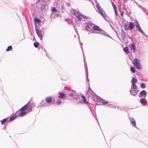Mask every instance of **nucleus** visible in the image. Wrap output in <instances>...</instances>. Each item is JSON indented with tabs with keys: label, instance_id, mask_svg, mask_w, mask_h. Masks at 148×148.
I'll list each match as a JSON object with an SVG mask.
<instances>
[{
	"label": "nucleus",
	"instance_id": "1",
	"mask_svg": "<svg viewBox=\"0 0 148 148\" xmlns=\"http://www.w3.org/2000/svg\"><path fill=\"white\" fill-rule=\"evenodd\" d=\"M68 94L69 96H72L74 99L76 100L77 99L79 98L78 94L73 90L71 91Z\"/></svg>",
	"mask_w": 148,
	"mask_h": 148
},
{
	"label": "nucleus",
	"instance_id": "2",
	"mask_svg": "<svg viewBox=\"0 0 148 148\" xmlns=\"http://www.w3.org/2000/svg\"><path fill=\"white\" fill-rule=\"evenodd\" d=\"M133 64L137 69H139L142 68V66L140 63V61L139 59L135 58L133 60Z\"/></svg>",
	"mask_w": 148,
	"mask_h": 148
},
{
	"label": "nucleus",
	"instance_id": "3",
	"mask_svg": "<svg viewBox=\"0 0 148 148\" xmlns=\"http://www.w3.org/2000/svg\"><path fill=\"white\" fill-rule=\"evenodd\" d=\"M93 24L90 23H88L86 26V31H91L92 30Z\"/></svg>",
	"mask_w": 148,
	"mask_h": 148
},
{
	"label": "nucleus",
	"instance_id": "4",
	"mask_svg": "<svg viewBox=\"0 0 148 148\" xmlns=\"http://www.w3.org/2000/svg\"><path fill=\"white\" fill-rule=\"evenodd\" d=\"M35 31L38 36L40 38V40H41L42 38V31L38 27L35 28Z\"/></svg>",
	"mask_w": 148,
	"mask_h": 148
},
{
	"label": "nucleus",
	"instance_id": "5",
	"mask_svg": "<svg viewBox=\"0 0 148 148\" xmlns=\"http://www.w3.org/2000/svg\"><path fill=\"white\" fill-rule=\"evenodd\" d=\"M100 30L101 29L99 27L93 25L91 32L93 33H96L97 32V31Z\"/></svg>",
	"mask_w": 148,
	"mask_h": 148
},
{
	"label": "nucleus",
	"instance_id": "6",
	"mask_svg": "<svg viewBox=\"0 0 148 148\" xmlns=\"http://www.w3.org/2000/svg\"><path fill=\"white\" fill-rule=\"evenodd\" d=\"M130 92L131 95L133 96H136L138 92V91L137 89H133L131 88L130 90Z\"/></svg>",
	"mask_w": 148,
	"mask_h": 148
},
{
	"label": "nucleus",
	"instance_id": "7",
	"mask_svg": "<svg viewBox=\"0 0 148 148\" xmlns=\"http://www.w3.org/2000/svg\"><path fill=\"white\" fill-rule=\"evenodd\" d=\"M16 113L17 116H24L26 113V112L25 111H21L20 110L19 111H17Z\"/></svg>",
	"mask_w": 148,
	"mask_h": 148
},
{
	"label": "nucleus",
	"instance_id": "8",
	"mask_svg": "<svg viewBox=\"0 0 148 148\" xmlns=\"http://www.w3.org/2000/svg\"><path fill=\"white\" fill-rule=\"evenodd\" d=\"M129 119L132 125L136 128L135 120L132 117H129Z\"/></svg>",
	"mask_w": 148,
	"mask_h": 148
},
{
	"label": "nucleus",
	"instance_id": "9",
	"mask_svg": "<svg viewBox=\"0 0 148 148\" xmlns=\"http://www.w3.org/2000/svg\"><path fill=\"white\" fill-rule=\"evenodd\" d=\"M98 10L99 11L100 13L102 15V16L105 18V20L108 21V20L107 18V15L106 14L105 12L104 11H103L101 9H100V10L99 9Z\"/></svg>",
	"mask_w": 148,
	"mask_h": 148
},
{
	"label": "nucleus",
	"instance_id": "10",
	"mask_svg": "<svg viewBox=\"0 0 148 148\" xmlns=\"http://www.w3.org/2000/svg\"><path fill=\"white\" fill-rule=\"evenodd\" d=\"M96 99L97 101H101L104 105L107 104L108 103V102L106 101L103 100L98 96H97L96 97Z\"/></svg>",
	"mask_w": 148,
	"mask_h": 148
},
{
	"label": "nucleus",
	"instance_id": "11",
	"mask_svg": "<svg viewBox=\"0 0 148 148\" xmlns=\"http://www.w3.org/2000/svg\"><path fill=\"white\" fill-rule=\"evenodd\" d=\"M147 95V92L145 90H143L139 93L138 96L139 97H141L143 96H144L145 97Z\"/></svg>",
	"mask_w": 148,
	"mask_h": 148
},
{
	"label": "nucleus",
	"instance_id": "12",
	"mask_svg": "<svg viewBox=\"0 0 148 148\" xmlns=\"http://www.w3.org/2000/svg\"><path fill=\"white\" fill-rule=\"evenodd\" d=\"M146 100L145 98H142L139 101L140 103L143 106H145L147 104V101H146Z\"/></svg>",
	"mask_w": 148,
	"mask_h": 148
},
{
	"label": "nucleus",
	"instance_id": "13",
	"mask_svg": "<svg viewBox=\"0 0 148 148\" xmlns=\"http://www.w3.org/2000/svg\"><path fill=\"white\" fill-rule=\"evenodd\" d=\"M129 29L132 30L134 27V25L133 23L130 22L129 23Z\"/></svg>",
	"mask_w": 148,
	"mask_h": 148
},
{
	"label": "nucleus",
	"instance_id": "14",
	"mask_svg": "<svg viewBox=\"0 0 148 148\" xmlns=\"http://www.w3.org/2000/svg\"><path fill=\"white\" fill-rule=\"evenodd\" d=\"M121 38L123 40L125 39L126 37V34L125 32L123 31V29H121Z\"/></svg>",
	"mask_w": 148,
	"mask_h": 148
},
{
	"label": "nucleus",
	"instance_id": "15",
	"mask_svg": "<svg viewBox=\"0 0 148 148\" xmlns=\"http://www.w3.org/2000/svg\"><path fill=\"white\" fill-rule=\"evenodd\" d=\"M45 100L47 103H49L51 101L52 98L50 96L47 97L45 98Z\"/></svg>",
	"mask_w": 148,
	"mask_h": 148
},
{
	"label": "nucleus",
	"instance_id": "16",
	"mask_svg": "<svg viewBox=\"0 0 148 148\" xmlns=\"http://www.w3.org/2000/svg\"><path fill=\"white\" fill-rule=\"evenodd\" d=\"M85 73L86 74V78L87 79V80L88 81L89 80V79H88V69L87 67V64H86V66L85 65Z\"/></svg>",
	"mask_w": 148,
	"mask_h": 148
},
{
	"label": "nucleus",
	"instance_id": "17",
	"mask_svg": "<svg viewBox=\"0 0 148 148\" xmlns=\"http://www.w3.org/2000/svg\"><path fill=\"white\" fill-rule=\"evenodd\" d=\"M137 82V80L135 77H132V80L131 81L132 84H135Z\"/></svg>",
	"mask_w": 148,
	"mask_h": 148
},
{
	"label": "nucleus",
	"instance_id": "18",
	"mask_svg": "<svg viewBox=\"0 0 148 148\" xmlns=\"http://www.w3.org/2000/svg\"><path fill=\"white\" fill-rule=\"evenodd\" d=\"M59 97L60 98H62L63 97H64L65 96V94L62 92H59Z\"/></svg>",
	"mask_w": 148,
	"mask_h": 148
},
{
	"label": "nucleus",
	"instance_id": "19",
	"mask_svg": "<svg viewBox=\"0 0 148 148\" xmlns=\"http://www.w3.org/2000/svg\"><path fill=\"white\" fill-rule=\"evenodd\" d=\"M28 108V106L27 105V104L25 105L22 107L20 109V110H21V111H23L26 110H27Z\"/></svg>",
	"mask_w": 148,
	"mask_h": 148
},
{
	"label": "nucleus",
	"instance_id": "20",
	"mask_svg": "<svg viewBox=\"0 0 148 148\" xmlns=\"http://www.w3.org/2000/svg\"><path fill=\"white\" fill-rule=\"evenodd\" d=\"M136 49V46L133 43H132V46L131 47V48H130L131 50H132L134 51V50Z\"/></svg>",
	"mask_w": 148,
	"mask_h": 148
},
{
	"label": "nucleus",
	"instance_id": "21",
	"mask_svg": "<svg viewBox=\"0 0 148 148\" xmlns=\"http://www.w3.org/2000/svg\"><path fill=\"white\" fill-rule=\"evenodd\" d=\"M82 14H78L77 15V16H76V17L79 20V21H81L82 19Z\"/></svg>",
	"mask_w": 148,
	"mask_h": 148
},
{
	"label": "nucleus",
	"instance_id": "22",
	"mask_svg": "<svg viewBox=\"0 0 148 148\" xmlns=\"http://www.w3.org/2000/svg\"><path fill=\"white\" fill-rule=\"evenodd\" d=\"M124 51L127 53H129V49L127 47H126L123 48Z\"/></svg>",
	"mask_w": 148,
	"mask_h": 148
},
{
	"label": "nucleus",
	"instance_id": "23",
	"mask_svg": "<svg viewBox=\"0 0 148 148\" xmlns=\"http://www.w3.org/2000/svg\"><path fill=\"white\" fill-rule=\"evenodd\" d=\"M136 27L138 29L140 28L139 25L137 21H136Z\"/></svg>",
	"mask_w": 148,
	"mask_h": 148
},
{
	"label": "nucleus",
	"instance_id": "24",
	"mask_svg": "<svg viewBox=\"0 0 148 148\" xmlns=\"http://www.w3.org/2000/svg\"><path fill=\"white\" fill-rule=\"evenodd\" d=\"M45 6H46V5L45 4H42V6L40 7V9L42 11L45 10Z\"/></svg>",
	"mask_w": 148,
	"mask_h": 148
},
{
	"label": "nucleus",
	"instance_id": "25",
	"mask_svg": "<svg viewBox=\"0 0 148 148\" xmlns=\"http://www.w3.org/2000/svg\"><path fill=\"white\" fill-rule=\"evenodd\" d=\"M132 87L133 89H137L138 87L135 84H132L131 88Z\"/></svg>",
	"mask_w": 148,
	"mask_h": 148
},
{
	"label": "nucleus",
	"instance_id": "26",
	"mask_svg": "<svg viewBox=\"0 0 148 148\" xmlns=\"http://www.w3.org/2000/svg\"><path fill=\"white\" fill-rule=\"evenodd\" d=\"M73 13L76 16H77V15L79 14L75 10H73Z\"/></svg>",
	"mask_w": 148,
	"mask_h": 148
},
{
	"label": "nucleus",
	"instance_id": "27",
	"mask_svg": "<svg viewBox=\"0 0 148 148\" xmlns=\"http://www.w3.org/2000/svg\"><path fill=\"white\" fill-rule=\"evenodd\" d=\"M82 98L83 99L84 102L85 103H88V102L86 101V100L84 96L83 95L82 96Z\"/></svg>",
	"mask_w": 148,
	"mask_h": 148
},
{
	"label": "nucleus",
	"instance_id": "28",
	"mask_svg": "<svg viewBox=\"0 0 148 148\" xmlns=\"http://www.w3.org/2000/svg\"><path fill=\"white\" fill-rule=\"evenodd\" d=\"M16 116H12L10 119H9V121H12L15 118V117H16Z\"/></svg>",
	"mask_w": 148,
	"mask_h": 148
},
{
	"label": "nucleus",
	"instance_id": "29",
	"mask_svg": "<svg viewBox=\"0 0 148 148\" xmlns=\"http://www.w3.org/2000/svg\"><path fill=\"white\" fill-rule=\"evenodd\" d=\"M130 70L131 72L133 73H134L135 72V70L134 67L132 66H131Z\"/></svg>",
	"mask_w": 148,
	"mask_h": 148
},
{
	"label": "nucleus",
	"instance_id": "30",
	"mask_svg": "<svg viewBox=\"0 0 148 148\" xmlns=\"http://www.w3.org/2000/svg\"><path fill=\"white\" fill-rule=\"evenodd\" d=\"M39 44V43L38 42H36L34 43V46L35 47L37 48L38 47V46Z\"/></svg>",
	"mask_w": 148,
	"mask_h": 148
},
{
	"label": "nucleus",
	"instance_id": "31",
	"mask_svg": "<svg viewBox=\"0 0 148 148\" xmlns=\"http://www.w3.org/2000/svg\"><path fill=\"white\" fill-rule=\"evenodd\" d=\"M12 49V47L11 46H9L7 48V49L6 51H9L10 50H11Z\"/></svg>",
	"mask_w": 148,
	"mask_h": 148
},
{
	"label": "nucleus",
	"instance_id": "32",
	"mask_svg": "<svg viewBox=\"0 0 148 148\" xmlns=\"http://www.w3.org/2000/svg\"><path fill=\"white\" fill-rule=\"evenodd\" d=\"M96 3V7L97 8L98 10L101 9V7H100V5L99 3Z\"/></svg>",
	"mask_w": 148,
	"mask_h": 148
},
{
	"label": "nucleus",
	"instance_id": "33",
	"mask_svg": "<svg viewBox=\"0 0 148 148\" xmlns=\"http://www.w3.org/2000/svg\"><path fill=\"white\" fill-rule=\"evenodd\" d=\"M114 13L115 14V16L116 17L118 16V14L117 11V9H114Z\"/></svg>",
	"mask_w": 148,
	"mask_h": 148
},
{
	"label": "nucleus",
	"instance_id": "34",
	"mask_svg": "<svg viewBox=\"0 0 148 148\" xmlns=\"http://www.w3.org/2000/svg\"><path fill=\"white\" fill-rule=\"evenodd\" d=\"M124 27L125 28V30H127L129 29V26H127V24H125Z\"/></svg>",
	"mask_w": 148,
	"mask_h": 148
},
{
	"label": "nucleus",
	"instance_id": "35",
	"mask_svg": "<svg viewBox=\"0 0 148 148\" xmlns=\"http://www.w3.org/2000/svg\"><path fill=\"white\" fill-rule=\"evenodd\" d=\"M82 17H83L84 18H86L88 21V20H89L90 19L87 16H85L84 15H83L82 14Z\"/></svg>",
	"mask_w": 148,
	"mask_h": 148
},
{
	"label": "nucleus",
	"instance_id": "36",
	"mask_svg": "<svg viewBox=\"0 0 148 148\" xmlns=\"http://www.w3.org/2000/svg\"><path fill=\"white\" fill-rule=\"evenodd\" d=\"M139 31L141 34H145V33L143 31V30L141 29V28H140L139 29H138Z\"/></svg>",
	"mask_w": 148,
	"mask_h": 148
},
{
	"label": "nucleus",
	"instance_id": "37",
	"mask_svg": "<svg viewBox=\"0 0 148 148\" xmlns=\"http://www.w3.org/2000/svg\"><path fill=\"white\" fill-rule=\"evenodd\" d=\"M34 21L35 22H36L37 23H39L40 22V21L39 19L38 18L34 19Z\"/></svg>",
	"mask_w": 148,
	"mask_h": 148
},
{
	"label": "nucleus",
	"instance_id": "38",
	"mask_svg": "<svg viewBox=\"0 0 148 148\" xmlns=\"http://www.w3.org/2000/svg\"><path fill=\"white\" fill-rule=\"evenodd\" d=\"M7 120L6 119H3L1 121V123L3 124L5 123L7 121Z\"/></svg>",
	"mask_w": 148,
	"mask_h": 148
},
{
	"label": "nucleus",
	"instance_id": "39",
	"mask_svg": "<svg viewBox=\"0 0 148 148\" xmlns=\"http://www.w3.org/2000/svg\"><path fill=\"white\" fill-rule=\"evenodd\" d=\"M140 87L143 88H145V86L144 84V83L141 84L140 85Z\"/></svg>",
	"mask_w": 148,
	"mask_h": 148
},
{
	"label": "nucleus",
	"instance_id": "40",
	"mask_svg": "<svg viewBox=\"0 0 148 148\" xmlns=\"http://www.w3.org/2000/svg\"><path fill=\"white\" fill-rule=\"evenodd\" d=\"M51 11L52 12H57L56 10L53 7L51 9Z\"/></svg>",
	"mask_w": 148,
	"mask_h": 148
},
{
	"label": "nucleus",
	"instance_id": "41",
	"mask_svg": "<svg viewBox=\"0 0 148 148\" xmlns=\"http://www.w3.org/2000/svg\"><path fill=\"white\" fill-rule=\"evenodd\" d=\"M61 103V101L60 100H58L57 102V103L58 105H59Z\"/></svg>",
	"mask_w": 148,
	"mask_h": 148
},
{
	"label": "nucleus",
	"instance_id": "42",
	"mask_svg": "<svg viewBox=\"0 0 148 148\" xmlns=\"http://www.w3.org/2000/svg\"><path fill=\"white\" fill-rule=\"evenodd\" d=\"M120 14L122 17H123V15L124 14V12L123 11H121L120 12Z\"/></svg>",
	"mask_w": 148,
	"mask_h": 148
},
{
	"label": "nucleus",
	"instance_id": "43",
	"mask_svg": "<svg viewBox=\"0 0 148 148\" xmlns=\"http://www.w3.org/2000/svg\"><path fill=\"white\" fill-rule=\"evenodd\" d=\"M65 21H66V22H68V23H69V24H70V23L69 22V20H68V19H67H67H65Z\"/></svg>",
	"mask_w": 148,
	"mask_h": 148
},
{
	"label": "nucleus",
	"instance_id": "44",
	"mask_svg": "<svg viewBox=\"0 0 148 148\" xmlns=\"http://www.w3.org/2000/svg\"><path fill=\"white\" fill-rule=\"evenodd\" d=\"M31 106L32 107H35V106L34 105V103H32L30 104Z\"/></svg>",
	"mask_w": 148,
	"mask_h": 148
},
{
	"label": "nucleus",
	"instance_id": "45",
	"mask_svg": "<svg viewBox=\"0 0 148 148\" xmlns=\"http://www.w3.org/2000/svg\"><path fill=\"white\" fill-rule=\"evenodd\" d=\"M112 6H113V8H114V9H117L116 6V5L115 4L112 5Z\"/></svg>",
	"mask_w": 148,
	"mask_h": 148
},
{
	"label": "nucleus",
	"instance_id": "46",
	"mask_svg": "<svg viewBox=\"0 0 148 148\" xmlns=\"http://www.w3.org/2000/svg\"><path fill=\"white\" fill-rule=\"evenodd\" d=\"M111 3H112V5H114V4H115L114 3H113V2L112 1H111Z\"/></svg>",
	"mask_w": 148,
	"mask_h": 148
},
{
	"label": "nucleus",
	"instance_id": "47",
	"mask_svg": "<svg viewBox=\"0 0 148 148\" xmlns=\"http://www.w3.org/2000/svg\"><path fill=\"white\" fill-rule=\"evenodd\" d=\"M82 103V101H79V102H78V103Z\"/></svg>",
	"mask_w": 148,
	"mask_h": 148
},
{
	"label": "nucleus",
	"instance_id": "48",
	"mask_svg": "<svg viewBox=\"0 0 148 148\" xmlns=\"http://www.w3.org/2000/svg\"><path fill=\"white\" fill-rule=\"evenodd\" d=\"M144 34L145 35V36L147 38V37H148V36H147L146 34Z\"/></svg>",
	"mask_w": 148,
	"mask_h": 148
},
{
	"label": "nucleus",
	"instance_id": "49",
	"mask_svg": "<svg viewBox=\"0 0 148 148\" xmlns=\"http://www.w3.org/2000/svg\"><path fill=\"white\" fill-rule=\"evenodd\" d=\"M89 90H91L92 92H93L92 90L90 89V90L89 89L88 90V91H89Z\"/></svg>",
	"mask_w": 148,
	"mask_h": 148
},
{
	"label": "nucleus",
	"instance_id": "50",
	"mask_svg": "<svg viewBox=\"0 0 148 148\" xmlns=\"http://www.w3.org/2000/svg\"><path fill=\"white\" fill-rule=\"evenodd\" d=\"M94 1H95V3H96V2H97V1L96 0H94Z\"/></svg>",
	"mask_w": 148,
	"mask_h": 148
},
{
	"label": "nucleus",
	"instance_id": "51",
	"mask_svg": "<svg viewBox=\"0 0 148 148\" xmlns=\"http://www.w3.org/2000/svg\"><path fill=\"white\" fill-rule=\"evenodd\" d=\"M81 44L82 45V43H81Z\"/></svg>",
	"mask_w": 148,
	"mask_h": 148
},
{
	"label": "nucleus",
	"instance_id": "52",
	"mask_svg": "<svg viewBox=\"0 0 148 148\" xmlns=\"http://www.w3.org/2000/svg\"><path fill=\"white\" fill-rule=\"evenodd\" d=\"M81 44L82 45V43H81Z\"/></svg>",
	"mask_w": 148,
	"mask_h": 148
},
{
	"label": "nucleus",
	"instance_id": "53",
	"mask_svg": "<svg viewBox=\"0 0 148 148\" xmlns=\"http://www.w3.org/2000/svg\"><path fill=\"white\" fill-rule=\"evenodd\" d=\"M147 38H148V37H147Z\"/></svg>",
	"mask_w": 148,
	"mask_h": 148
}]
</instances>
